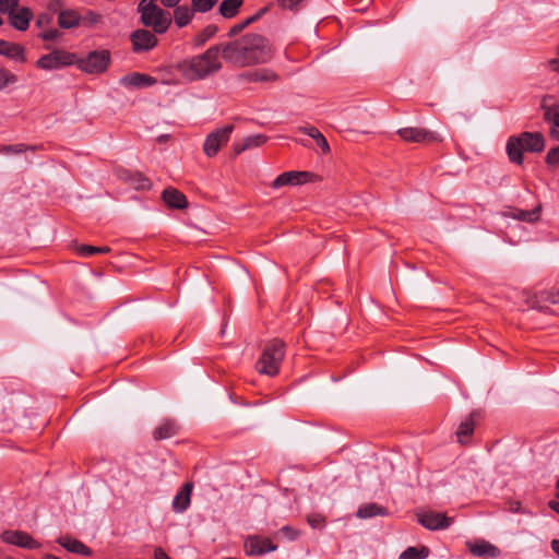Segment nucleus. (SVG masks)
I'll list each match as a JSON object with an SVG mask.
<instances>
[{
	"instance_id": "1",
	"label": "nucleus",
	"mask_w": 559,
	"mask_h": 559,
	"mask_svg": "<svg viewBox=\"0 0 559 559\" xmlns=\"http://www.w3.org/2000/svg\"><path fill=\"white\" fill-rule=\"evenodd\" d=\"M273 57L272 46L261 34L249 33L223 44V58L236 67L266 63Z\"/></svg>"
},
{
	"instance_id": "2",
	"label": "nucleus",
	"mask_w": 559,
	"mask_h": 559,
	"mask_svg": "<svg viewBox=\"0 0 559 559\" xmlns=\"http://www.w3.org/2000/svg\"><path fill=\"white\" fill-rule=\"evenodd\" d=\"M219 55L223 56V44L212 46L202 55L185 60L179 64V70L189 81L204 79L221 70Z\"/></svg>"
},
{
	"instance_id": "3",
	"label": "nucleus",
	"mask_w": 559,
	"mask_h": 559,
	"mask_svg": "<svg viewBox=\"0 0 559 559\" xmlns=\"http://www.w3.org/2000/svg\"><path fill=\"white\" fill-rule=\"evenodd\" d=\"M545 148V138L540 132H522L512 135L507 142V154L511 163L522 165L523 152L540 153Z\"/></svg>"
},
{
	"instance_id": "4",
	"label": "nucleus",
	"mask_w": 559,
	"mask_h": 559,
	"mask_svg": "<svg viewBox=\"0 0 559 559\" xmlns=\"http://www.w3.org/2000/svg\"><path fill=\"white\" fill-rule=\"evenodd\" d=\"M285 356V344L281 340H273L265 344L255 369L260 374L274 377L278 373Z\"/></svg>"
},
{
	"instance_id": "5",
	"label": "nucleus",
	"mask_w": 559,
	"mask_h": 559,
	"mask_svg": "<svg viewBox=\"0 0 559 559\" xmlns=\"http://www.w3.org/2000/svg\"><path fill=\"white\" fill-rule=\"evenodd\" d=\"M141 22L157 34L167 32L171 24L170 15L162 10L154 0H141L138 5Z\"/></svg>"
},
{
	"instance_id": "6",
	"label": "nucleus",
	"mask_w": 559,
	"mask_h": 559,
	"mask_svg": "<svg viewBox=\"0 0 559 559\" xmlns=\"http://www.w3.org/2000/svg\"><path fill=\"white\" fill-rule=\"evenodd\" d=\"M78 62V56L64 49H53L49 53L43 55L37 61L36 67L41 70L51 71L73 66Z\"/></svg>"
},
{
	"instance_id": "7",
	"label": "nucleus",
	"mask_w": 559,
	"mask_h": 559,
	"mask_svg": "<svg viewBox=\"0 0 559 559\" xmlns=\"http://www.w3.org/2000/svg\"><path fill=\"white\" fill-rule=\"evenodd\" d=\"M110 61V55L107 50H96L88 53L84 59L78 58V67L87 73H100L104 72Z\"/></svg>"
},
{
	"instance_id": "8",
	"label": "nucleus",
	"mask_w": 559,
	"mask_h": 559,
	"mask_svg": "<svg viewBox=\"0 0 559 559\" xmlns=\"http://www.w3.org/2000/svg\"><path fill=\"white\" fill-rule=\"evenodd\" d=\"M233 130L234 126L227 124L211 132L203 144L205 155L209 157L215 156L219 148L229 141Z\"/></svg>"
},
{
	"instance_id": "9",
	"label": "nucleus",
	"mask_w": 559,
	"mask_h": 559,
	"mask_svg": "<svg viewBox=\"0 0 559 559\" xmlns=\"http://www.w3.org/2000/svg\"><path fill=\"white\" fill-rule=\"evenodd\" d=\"M317 176L309 171H286L277 176L272 182V188L278 189L284 186H298L314 181Z\"/></svg>"
},
{
	"instance_id": "10",
	"label": "nucleus",
	"mask_w": 559,
	"mask_h": 559,
	"mask_svg": "<svg viewBox=\"0 0 559 559\" xmlns=\"http://www.w3.org/2000/svg\"><path fill=\"white\" fill-rule=\"evenodd\" d=\"M0 538L5 544L25 549H37L41 546L40 543L23 531H4L1 533Z\"/></svg>"
},
{
	"instance_id": "11",
	"label": "nucleus",
	"mask_w": 559,
	"mask_h": 559,
	"mask_svg": "<svg viewBox=\"0 0 559 559\" xmlns=\"http://www.w3.org/2000/svg\"><path fill=\"white\" fill-rule=\"evenodd\" d=\"M397 134L405 142L431 143L440 140L436 132L423 128H402L397 131Z\"/></svg>"
},
{
	"instance_id": "12",
	"label": "nucleus",
	"mask_w": 559,
	"mask_h": 559,
	"mask_svg": "<svg viewBox=\"0 0 559 559\" xmlns=\"http://www.w3.org/2000/svg\"><path fill=\"white\" fill-rule=\"evenodd\" d=\"M132 49L135 52H144L157 45L156 36L147 29H136L130 36Z\"/></svg>"
},
{
	"instance_id": "13",
	"label": "nucleus",
	"mask_w": 559,
	"mask_h": 559,
	"mask_svg": "<svg viewBox=\"0 0 559 559\" xmlns=\"http://www.w3.org/2000/svg\"><path fill=\"white\" fill-rule=\"evenodd\" d=\"M418 521L424 527L430 531L447 528L452 523L451 518H448L444 513L435 511H428L419 514Z\"/></svg>"
},
{
	"instance_id": "14",
	"label": "nucleus",
	"mask_w": 559,
	"mask_h": 559,
	"mask_svg": "<svg viewBox=\"0 0 559 559\" xmlns=\"http://www.w3.org/2000/svg\"><path fill=\"white\" fill-rule=\"evenodd\" d=\"M465 545L474 557L498 558L501 554L497 546L484 539L476 542L467 540Z\"/></svg>"
},
{
	"instance_id": "15",
	"label": "nucleus",
	"mask_w": 559,
	"mask_h": 559,
	"mask_svg": "<svg viewBox=\"0 0 559 559\" xmlns=\"http://www.w3.org/2000/svg\"><path fill=\"white\" fill-rule=\"evenodd\" d=\"M246 554L250 556H260L270 551H274L276 546L269 538L249 537L245 543Z\"/></svg>"
},
{
	"instance_id": "16",
	"label": "nucleus",
	"mask_w": 559,
	"mask_h": 559,
	"mask_svg": "<svg viewBox=\"0 0 559 559\" xmlns=\"http://www.w3.org/2000/svg\"><path fill=\"white\" fill-rule=\"evenodd\" d=\"M157 80L148 74L133 72L120 79V84L126 87L141 88L156 84Z\"/></svg>"
},
{
	"instance_id": "17",
	"label": "nucleus",
	"mask_w": 559,
	"mask_h": 559,
	"mask_svg": "<svg viewBox=\"0 0 559 559\" xmlns=\"http://www.w3.org/2000/svg\"><path fill=\"white\" fill-rule=\"evenodd\" d=\"M240 78L248 82H261V83H272L278 81V74L269 68L255 69L252 71H248L240 75Z\"/></svg>"
},
{
	"instance_id": "18",
	"label": "nucleus",
	"mask_w": 559,
	"mask_h": 559,
	"mask_svg": "<svg viewBox=\"0 0 559 559\" xmlns=\"http://www.w3.org/2000/svg\"><path fill=\"white\" fill-rule=\"evenodd\" d=\"M544 119L554 127L559 128V104L551 96H545L540 104Z\"/></svg>"
},
{
	"instance_id": "19",
	"label": "nucleus",
	"mask_w": 559,
	"mask_h": 559,
	"mask_svg": "<svg viewBox=\"0 0 559 559\" xmlns=\"http://www.w3.org/2000/svg\"><path fill=\"white\" fill-rule=\"evenodd\" d=\"M33 19V12L29 8L23 7L9 15L10 24L17 31L24 32L28 28Z\"/></svg>"
},
{
	"instance_id": "20",
	"label": "nucleus",
	"mask_w": 559,
	"mask_h": 559,
	"mask_svg": "<svg viewBox=\"0 0 559 559\" xmlns=\"http://www.w3.org/2000/svg\"><path fill=\"white\" fill-rule=\"evenodd\" d=\"M162 199L171 209L183 210L188 206L186 195L171 187L163 191Z\"/></svg>"
},
{
	"instance_id": "21",
	"label": "nucleus",
	"mask_w": 559,
	"mask_h": 559,
	"mask_svg": "<svg viewBox=\"0 0 559 559\" xmlns=\"http://www.w3.org/2000/svg\"><path fill=\"white\" fill-rule=\"evenodd\" d=\"M193 485L191 483H186L182 488L177 492L173 500V509L177 513H181L186 511L191 502V493H192Z\"/></svg>"
},
{
	"instance_id": "22",
	"label": "nucleus",
	"mask_w": 559,
	"mask_h": 559,
	"mask_svg": "<svg viewBox=\"0 0 559 559\" xmlns=\"http://www.w3.org/2000/svg\"><path fill=\"white\" fill-rule=\"evenodd\" d=\"M0 55L19 62H25V49L23 46L0 39Z\"/></svg>"
},
{
	"instance_id": "23",
	"label": "nucleus",
	"mask_w": 559,
	"mask_h": 559,
	"mask_svg": "<svg viewBox=\"0 0 559 559\" xmlns=\"http://www.w3.org/2000/svg\"><path fill=\"white\" fill-rule=\"evenodd\" d=\"M57 543L70 552L83 556L92 555V550L86 545L70 536H61L57 539Z\"/></svg>"
},
{
	"instance_id": "24",
	"label": "nucleus",
	"mask_w": 559,
	"mask_h": 559,
	"mask_svg": "<svg viewBox=\"0 0 559 559\" xmlns=\"http://www.w3.org/2000/svg\"><path fill=\"white\" fill-rule=\"evenodd\" d=\"M179 426L173 419H164L153 431L155 440H164L177 435Z\"/></svg>"
},
{
	"instance_id": "25",
	"label": "nucleus",
	"mask_w": 559,
	"mask_h": 559,
	"mask_svg": "<svg viewBox=\"0 0 559 559\" xmlns=\"http://www.w3.org/2000/svg\"><path fill=\"white\" fill-rule=\"evenodd\" d=\"M82 24V16L75 10H62L58 15V25L61 28H74Z\"/></svg>"
},
{
	"instance_id": "26",
	"label": "nucleus",
	"mask_w": 559,
	"mask_h": 559,
	"mask_svg": "<svg viewBox=\"0 0 559 559\" xmlns=\"http://www.w3.org/2000/svg\"><path fill=\"white\" fill-rule=\"evenodd\" d=\"M194 11L187 5H176L174 10V21L178 27L187 26L193 19Z\"/></svg>"
},
{
	"instance_id": "27",
	"label": "nucleus",
	"mask_w": 559,
	"mask_h": 559,
	"mask_svg": "<svg viewBox=\"0 0 559 559\" xmlns=\"http://www.w3.org/2000/svg\"><path fill=\"white\" fill-rule=\"evenodd\" d=\"M243 4V0H223L219 4L218 12L225 19H233Z\"/></svg>"
},
{
	"instance_id": "28",
	"label": "nucleus",
	"mask_w": 559,
	"mask_h": 559,
	"mask_svg": "<svg viewBox=\"0 0 559 559\" xmlns=\"http://www.w3.org/2000/svg\"><path fill=\"white\" fill-rule=\"evenodd\" d=\"M266 141V138L264 135H261V134H255V135H250L246 139H243L242 143L240 144H235L234 145V151H235V154H240L247 150H250L252 147H259L261 145H263Z\"/></svg>"
},
{
	"instance_id": "29",
	"label": "nucleus",
	"mask_w": 559,
	"mask_h": 559,
	"mask_svg": "<svg viewBox=\"0 0 559 559\" xmlns=\"http://www.w3.org/2000/svg\"><path fill=\"white\" fill-rule=\"evenodd\" d=\"M386 514H388V511L385 508H383L377 503H366V504H362L358 509L356 515L360 519H369L372 516H377V515L383 516Z\"/></svg>"
},
{
	"instance_id": "30",
	"label": "nucleus",
	"mask_w": 559,
	"mask_h": 559,
	"mask_svg": "<svg viewBox=\"0 0 559 559\" xmlns=\"http://www.w3.org/2000/svg\"><path fill=\"white\" fill-rule=\"evenodd\" d=\"M218 31V27L214 24L206 25L192 38V45L194 47L203 46L209 39H211Z\"/></svg>"
},
{
	"instance_id": "31",
	"label": "nucleus",
	"mask_w": 559,
	"mask_h": 559,
	"mask_svg": "<svg viewBox=\"0 0 559 559\" xmlns=\"http://www.w3.org/2000/svg\"><path fill=\"white\" fill-rule=\"evenodd\" d=\"M475 423L473 419V415L464 419L456 431L457 440L460 443H465L467 438L472 436L474 432Z\"/></svg>"
},
{
	"instance_id": "32",
	"label": "nucleus",
	"mask_w": 559,
	"mask_h": 559,
	"mask_svg": "<svg viewBox=\"0 0 559 559\" xmlns=\"http://www.w3.org/2000/svg\"><path fill=\"white\" fill-rule=\"evenodd\" d=\"M429 556V549L425 546L417 547H408L406 548L399 557V559H426Z\"/></svg>"
},
{
	"instance_id": "33",
	"label": "nucleus",
	"mask_w": 559,
	"mask_h": 559,
	"mask_svg": "<svg viewBox=\"0 0 559 559\" xmlns=\"http://www.w3.org/2000/svg\"><path fill=\"white\" fill-rule=\"evenodd\" d=\"M540 211H542L540 205H538L537 207H535L531 211L518 210L516 212H514L513 217L519 221L534 223L539 219Z\"/></svg>"
},
{
	"instance_id": "34",
	"label": "nucleus",
	"mask_w": 559,
	"mask_h": 559,
	"mask_svg": "<svg viewBox=\"0 0 559 559\" xmlns=\"http://www.w3.org/2000/svg\"><path fill=\"white\" fill-rule=\"evenodd\" d=\"M76 252L79 255L86 258V257H91L93 254L108 253V252H110V248L109 247H95V246H90V245H81V246L76 247Z\"/></svg>"
},
{
	"instance_id": "35",
	"label": "nucleus",
	"mask_w": 559,
	"mask_h": 559,
	"mask_svg": "<svg viewBox=\"0 0 559 559\" xmlns=\"http://www.w3.org/2000/svg\"><path fill=\"white\" fill-rule=\"evenodd\" d=\"M218 0H191V5L194 12L205 13L209 12Z\"/></svg>"
},
{
	"instance_id": "36",
	"label": "nucleus",
	"mask_w": 559,
	"mask_h": 559,
	"mask_svg": "<svg viewBox=\"0 0 559 559\" xmlns=\"http://www.w3.org/2000/svg\"><path fill=\"white\" fill-rule=\"evenodd\" d=\"M305 0H276V4L282 10H289L292 12L299 11L304 5Z\"/></svg>"
},
{
	"instance_id": "37",
	"label": "nucleus",
	"mask_w": 559,
	"mask_h": 559,
	"mask_svg": "<svg viewBox=\"0 0 559 559\" xmlns=\"http://www.w3.org/2000/svg\"><path fill=\"white\" fill-rule=\"evenodd\" d=\"M17 82V78L15 74L5 69H0V90H3L5 86L10 84H14Z\"/></svg>"
},
{
	"instance_id": "38",
	"label": "nucleus",
	"mask_w": 559,
	"mask_h": 559,
	"mask_svg": "<svg viewBox=\"0 0 559 559\" xmlns=\"http://www.w3.org/2000/svg\"><path fill=\"white\" fill-rule=\"evenodd\" d=\"M130 181L136 189H148L151 187L150 180L139 173L133 174Z\"/></svg>"
},
{
	"instance_id": "39",
	"label": "nucleus",
	"mask_w": 559,
	"mask_h": 559,
	"mask_svg": "<svg viewBox=\"0 0 559 559\" xmlns=\"http://www.w3.org/2000/svg\"><path fill=\"white\" fill-rule=\"evenodd\" d=\"M43 40L55 41L61 37V32L58 28H46L38 34Z\"/></svg>"
},
{
	"instance_id": "40",
	"label": "nucleus",
	"mask_w": 559,
	"mask_h": 559,
	"mask_svg": "<svg viewBox=\"0 0 559 559\" xmlns=\"http://www.w3.org/2000/svg\"><path fill=\"white\" fill-rule=\"evenodd\" d=\"M19 5V0H0V12L10 15Z\"/></svg>"
},
{
	"instance_id": "41",
	"label": "nucleus",
	"mask_w": 559,
	"mask_h": 559,
	"mask_svg": "<svg viewBox=\"0 0 559 559\" xmlns=\"http://www.w3.org/2000/svg\"><path fill=\"white\" fill-rule=\"evenodd\" d=\"M100 20H102L100 14L93 12V11H88L84 16H82V23L90 27L99 23Z\"/></svg>"
},
{
	"instance_id": "42",
	"label": "nucleus",
	"mask_w": 559,
	"mask_h": 559,
	"mask_svg": "<svg viewBox=\"0 0 559 559\" xmlns=\"http://www.w3.org/2000/svg\"><path fill=\"white\" fill-rule=\"evenodd\" d=\"M27 150L25 144L4 145L0 148V153L3 154H20Z\"/></svg>"
},
{
	"instance_id": "43",
	"label": "nucleus",
	"mask_w": 559,
	"mask_h": 559,
	"mask_svg": "<svg viewBox=\"0 0 559 559\" xmlns=\"http://www.w3.org/2000/svg\"><path fill=\"white\" fill-rule=\"evenodd\" d=\"M546 163L548 165H558L559 164V146L552 147L546 155Z\"/></svg>"
},
{
	"instance_id": "44",
	"label": "nucleus",
	"mask_w": 559,
	"mask_h": 559,
	"mask_svg": "<svg viewBox=\"0 0 559 559\" xmlns=\"http://www.w3.org/2000/svg\"><path fill=\"white\" fill-rule=\"evenodd\" d=\"M317 145L321 148L322 153L323 154H329L330 153V145L325 139V136L320 132L316 139H314Z\"/></svg>"
},
{
	"instance_id": "45",
	"label": "nucleus",
	"mask_w": 559,
	"mask_h": 559,
	"mask_svg": "<svg viewBox=\"0 0 559 559\" xmlns=\"http://www.w3.org/2000/svg\"><path fill=\"white\" fill-rule=\"evenodd\" d=\"M308 523L313 528H321L324 526V518L321 515H310L308 516Z\"/></svg>"
},
{
	"instance_id": "46",
	"label": "nucleus",
	"mask_w": 559,
	"mask_h": 559,
	"mask_svg": "<svg viewBox=\"0 0 559 559\" xmlns=\"http://www.w3.org/2000/svg\"><path fill=\"white\" fill-rule=\"evenodd\" d=\"M51 22V17L49 14L47 13H41L37 16V20H36V26L37 27H45V26H48Z\"/></svg>"
},
{
	"instance_id": "47",
	"label": "nucleus",
	"mask_w": 559,
	"mask_h": 559,
	"mask_svg": "<svg viewBox=\"0 0 559 559\" xmlns=\"http://www.w3.org/2000/svg\"><path fill=\"white\" fill-rule=\"evenodd\" d=\"M281 533H283L290 540L296 539L299 535V533L290 526L282 527Z\"/></svg>"
},
{
	"instance_id": "48",
	"label": "nucleus",
	"mask_w": 559,
	"mask_h": 559,
	"mask_svg": "<svg viewBox=\"0 0 559 559\" xmlns=\"http://www.w3.org/2000/svg\"><path fill=\"white\" fill-rule=\"evenodd\" d=\"M300 131L307 135H309L310 138H312L313 140L316 139V136L320 133V131L314 128V127H302L300 128Z\"/></svg>"
},
{
	"instance_id": "49",
	"label": "nucleus",
	"mask_w": 559,
	"mask_h": 559,
	"mask_svg": "<svg viewBox=\"0 0 559 559\" xmlns=\"http://www.w3.org/2000/svg\"><path fill=\"white\" fill-rule=\"evenodd\" d=\"M154 559H170L169 556L160 547L154 549Z\"/></svg>"
},
{
	"instance_id": "50",
	"label": "nucleus",
	"mask_w": 559,
	"mask_h": 559,
	"mask_svg": "<svg viewBox=\"0 0 559 559\" xmlns=\"http://www.w3.org/2000/svg\"><path fill=\"white\" fill-rule=\"evenodd\" d=\"M240 32H242V28L241 26H239V24H235L230 27L229 32H228V35L229 36H236L237 34H239Z\"/></svg>"
},
{
	"instance_id": "51",
	"label": "nucleus",
	"mask_w": 559,
	"mask_h": 559,
	"mask_svg": "<svg viewBox=\"0 0 559 559\" xmlns=\"http://www.w3.org/2000/svg\"><path fill=\"white\" fill-rule=\"evenodd\" d=\"M548 64L552 71L559 72V58L550 59Z\"/></svg>"
},
{
	"instance_id": "52",
	"label": "nucleus",
	"mask_w": 559,
	"mask_h": 559,
	"mask_svg": "<svg viewBox=\"0 0 559 559\" xmlns=\"http://www.w3.org/2000/svg\"><path fill=\"white\" fill-rule=\"evenodd\" d=\"M550 546L552 551L559 557V539H552Z\"/></svg>"
},
{
	"instance_id": "53",
	"label": "nucleus",
	"mask_w": 559,
	"mask_h": 559,
	"mask_svg": "<svg viewBox=\"0 0 559 559\" xmlns=\"http://www.w3.org/2000/svg\"><path fill=\"white\" fill-rule=\"evenodd\" d=\"M549 507L551 510L559 514V501H550Z\"/></svg>"
},
{
	"instance_id": "54",
	"label": "nucleus",
	"mask_w": 559,
	"mask_h": 559,
	"mask_svg": "<svg viewBox=\"0 0 559 559\" xmlns=\"http://www.w3.org/2000/svg\"><path fill=\"white\" fill-rule=\"evenodd\" d=\"M238 24L241 26L242 31L250 25L248 17Z\"/></svg>"
},
{
	"instance_id": "55",
	"label": "nucleus",
	"mask_w": 559,
	"mask_h": 559,
	"mask_svg": "<svg viewBox=\"0 0 559 559\" xmlns=\"http://www.w3.org/2000/svg\"><path fill=\"white\" fill-rule=\"evenodd\" d=\"M238 24L241 26L242 31L250 25L248 17Z\"/></svg>"
},
{
	"instance_id": "56",
	"label": "nucleus",
	"mask_w": 559,
	"mask_h": 559,
	"mask_svg": "<svg viewBox=\"0 0 559 559\" xmlns=\"http://www.w3.org/2000/svg\"><path fill=\"white\" fill-rule=\"evenodd\" d=\"M238 24L241 26L242 31L250 25L248 17Z\"/></svg>"
},
{
	"instance_id": "57",
	"label": "nucleus",
	"mask_w": 559,
	"mask_h": 559,
	"mask_svg": "<svg viewBox=\"0 0 559 559\" xmlns=\"http://www.w3.org/2000/svg\"><path fill=\"white\" fill-rule=\"evenodd\" d=\"M250 25L259 20V14H253L248 17Z\"/></svg>"
},
{
	"instance_id": "58",
	"label": "nucleus",
	"mask_w": 559,
	"mask_h": 559,
	"mask_svg": "<svg viewBox=\"0 0 559 559\" xmlns=\"http://www.w3.org/2000/svg\"><path fill=\"white\" fill-rule=\"evenodd\" d=\"M266 12L267 8H262L255 14H259V19H261Z\"/></svg>"
},
{
	"instance_id": "59",
	"label": "nucleus",
	"mask_w": 559,
	"mask_h": 559,
	"mask_svg": "<svg viewBox=\"0 0 559 559\" xmlns=\"http://www.w3.org/2000/svg\"><path fill=\"white\" fill-rule=\"evenodd\" d=\"M43 559H59L58 557H55L52 555H45Z\"/></svg>"
},
{
	"instance_id": "60",
	"label": "nucleus",
	"mask_w": 559,
	"mask_h": 559,
	"mask_svg": "<svg viewBox=\"0 0 559 559\" xmlns=\"http://www.w3.org/2000/svg\"><path fill=\"white\" fill-rule=\"evenodd\" d=\"M557 488L559 489V478H558V481H557Z\"/></svg>"
},
{
	"instance_id": "61",
	"label": "nucleus",
	"mask_w": 559,
	"mask_h": 559,
	"mask_svg": "<svg viewBox=\"0 0 559 559\" xmlns=\"http://www.w3.org/2000/svg\"><path fill=\"white\" fill-rule=\"evenodd\" d=\"M558 53H559V46H558Z\"/></svg>"
}]
</instances>
